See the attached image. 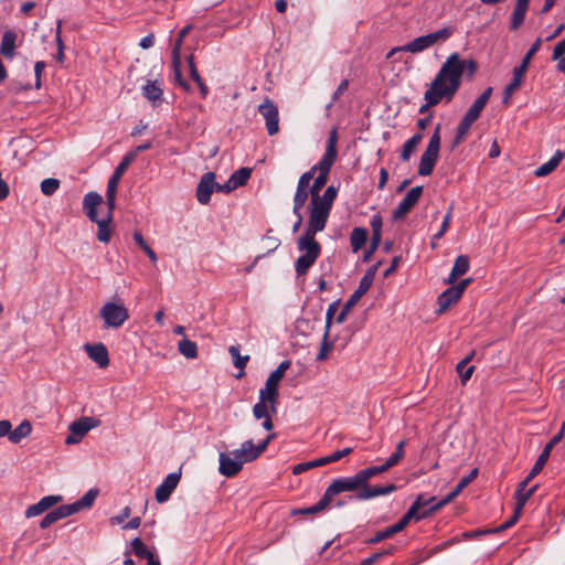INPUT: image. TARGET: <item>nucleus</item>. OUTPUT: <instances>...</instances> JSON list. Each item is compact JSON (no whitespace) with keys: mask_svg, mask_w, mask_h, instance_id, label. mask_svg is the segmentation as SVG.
<instances>
[{"mask_svg":"<svg viewBox=\"0 0 565 565\" xmlns=\"http://www.w3.org/2000/svg\"><path fill=\"white\" fill-rule=\"evenodd\" d=\"M367 241V230L364 227H354L350 235L352 250L356 253Z\"/></svg>","mask_w":565,"mask_h":565,"instance_id":"obj_42","label":"nucleus"},{"mask_svg":"<svg viewBox=\"0 0 565 565\" xmlns=\"http://www.w3.org/2000/svg\"><path fill=\"white\" fill-rule=\"evenodd\" d=\"M469 258L466 255H459L455 259L451 273L446 280L447 284H454L459 276L465 275L469 270Z\"/></svg>","mask_w":565,"mask_h":565,"instance_id":"obj_35","label":"nucleus"},{"mask_svg":"<svg viewBox=\"0 0 565 565\" xmlns=\"http://www.w3.org/2000/svg\"><path fill=\"white\" fill-rule=\"evenodd\" d=\"M335 159H337L335 154L324 152V154L319 160V162L317 164L312 166V168H316V172L318 171L321 174L329 175L330 170H331Z\"/></svg>","mask_w":565,"mask_h":565,"instance_id":"obj_48","label":"nucleus"},{"mask_svg":"<svg viewBox=\"0 0 565 565\" xmlns=\"http://www.w3.org/2000/svg\"><path fill=\"white\" fill-rule=\"evenodd\" d=\"M413 512L414 510H407L406 513L395 524L377 531L372 537L367 539L365 543L369 545H374L392 537L396 533H399L412 521Z\"/></svg>","mask_w":565,"mask_h":565,"instance_id":"obj_11","label":"nucleus"},{"mask_svg":"<svg viewBox=\"0 0 565 565\" xmlns=\"http://www.w3.org/2000/svg\"><path fill=\"white\" fill-rule=\"evenodd\" d=\"M273 413L269 408L268 398L260 399L253 407V415L256 419L265 418Z\"/></svg>","mask_w":565,"mask_h":565,"instance_id":"obj_53","label":"nucleus"},{"mask_svg":"<svg viewBox=\"0 0 565 565\" xmlns=\"http://www.w3.org/2000/svg\"><path fill=\"white\" fill-rule=\"evenodd\" d=\"M232 455L239 457L243 463L250 462L259 457L252 439L244 441L239 449L232 451Z\"/></svg>","mask_w":565,"mask_h":565,"instance_id":"obj_31","label":"nucleus"},{"mask_svg":"<svg viewBox=\"0 0 565 565\" xmlns=\"http://www.w3.org/2000/svg\"><path fill=\"white\" fill-rule=\"evenodd\" d=\"M60 188V180L55 178H47L41 182V191L44 195H53Z\"/></svg>","mask_w":565,"mask_h":565,"instance_id":"obj_54","label":"nucleus"},{"mask_svg":"<svg viewBox=\"0 0 565 565\" xmlns=\"http://www.w3.org/2000/svg\"><path fill=\"white\" fill-rule=\"evenodd\" d=\"M228 353L232 356L234 366L239 369V373L236 375V377L239 379L245 374L244 369L249 361V355H241L238 345H231Z\"/></svg>","mask_w":565,"mask_h":565,"instance_id":"obj_41","label":"nucleus"},{"mask_svg":"<svg viewBox=\"0 0 565 565\" xmlns=\"http://www.w3.org/2000/svg\"><path fill=\"white\" fill-rule=\"evenodd\" d=\"M405 445H406V440L403 439V440L398 441L394 452L385 460V462L387 463V466L390 468L397 465L399 462V460L404 457Z\"/></svg>","mask_w":565,"mask_h":565,"instance_id":"obj_51","label":"nucleus"},{"mask_svg":"<svg viewBox=\"0 0 565 565\" xmlns=\"http://www.w3.org/2000/svg\"><path fill=\"white\" fill-rule=\"evenodd\" d=\"M63 500L62 495H46L43 497L38 503L28 507L25 510V518H34L47 511L53 505Z\"/></svg>","mask_w":565,"mask_h":565,"instance_id":"obj_23","label":"nucleus"},{"mask_svg":"<svg viewBox=\"0 0 565 565\" xmlns=\"http://www.w3.org/2000/svg\"><path fill=\"white\" fill-rule=\"evenodd\" d=\"M423 190L424 189L422 185H416L406 193V195L393 211L392 217L394 221L405 217V215L416 205V203L420 199Z\"/></svg>","mask_w":565,"mask_h":565,"instance_id":"obj_13","label":"nucleus"},{"mask_svg":"<svg viewBox=\"0 0 565 565\" xmlns=\"http://www.w3.org/2000/svg\"><path fill=\"white\" fill-rule=\"evenodd\" d=\"M440 149V125H437L434 134L431 135L426 150L420 157L418 174L428 177L433 173L436 162L438 160Z\"/></svg>","mask_w":565,"mask_h":565,"instance_id":"obj_9","label":"nucleus"},{"mask_svg":"<svg viewBox=\"0 0 565 565\" xmlns=\"http://www.w3.org/2000/svg\"><path fill=\"white\" fill-rule=\"evenodd\" d=\"M88 358L94 361L100 369H105L109 365V354L104 343H86L84 345Z\"/></svg>","mask_w":565,"mask_h":565,"instance_id":"obj_19","label":"nucleus"},{"mask_svg":"<svg viewBox=\"0 0 565 565\" xmlns=\"http://www.w3.org/2000/svg\"><path fill=\"white\" fill-rule=\"evenodd\" d=\"M99 420L94 417H81L70 425L71 435L65 439L67 445L77 443L92 428L96 427Z\"/></svg>","mask_w":565,"mask_h":565,"instance_id":"obj_14","label":"nucleus"},{"mask_svg":"<svg viewBox=\"0 0 565 565\" xmlns=\"http://www.w3.org/2000/svg\"><path fill=\"white\" fill-rule=\"evenodd\" d=\"M337 310H338V301H333L332 303H330L327 309L326 327H324V332H327V333H330L332 319H333V316L335 315Z\"/></svg>","mask_w":565,"mask_h":565,"instance_id":"obj_64","label":"nucleus"},{"mask_svg":"<svg viewBox=\"0 0 565 565\" xmlns=\"http://www.w3.org/2000/svg\"><path fill=\"white\" fill-rule=\"evenodd\" d=\"M142 96L157 106L163 99V89L158 81L148 79L142 86Z\"/></svg>","mask_w":565,"mask_h":565,"instance_id":"obj_26","label":"nucleus"},{"mask_svg":"<svg viewBox=\"0 0 565 565\" xmlns=\"http://www.w3.org/2000/svg\"><path fill=\"white\" fill-rule=\"evenodd\" d=\"M494 533V527L470 530L462 533L466 540H476Z\"/></svg>","mask_w":565,"mask_h":565,"instance_id":"obj_56","label":"nucleus"},{"mask_svg":"<svg viewBox=\"0 0 565 565\" xmlns=\"http://www.w3.org/2000/svg\"><path fill=\"white\" fill-rule=\"evenodd\" d=\"M116 194L117 190H113L109 188L106 189V205L108 209L106 216H114V211L116 207Z\"/></svg>","mask_w":565,"mask_h":565,"instance_id":"obj_59","label":"nucleus"},{"mask_svg":"<svg viewBox=\"0 0 565 565\" xmlns=\"http://www.w3.org/2000/svg\"><path fill=\"white\" fill-rule=\"evenodd\" d=\"M99 317L105 329H119L129 319V310L118 298L105 302L99 309Z\"/></svg>","mask_w":565,"mask_h":565,"instance_id":"obj_5","label":"nucleus"},{"mask_svg":"<svg viewBox=\"0 0 565 565\" xmlns=\"http://www.w3.org/2000/svg\"><path fill=\"white\" fill-rule=\"evenodd\" d=\"M131 548L134 554L141 559H147V563L150 564L151 561H156L158 557L153 555V553L146 546V544L141 541L140 537H135L131 541Z\"/></svg>","mask_w":565,"mask_h":565,"instance_id":"obj_40","label":"nucleus"},{"mask_svg":"<svg viewBox=\"0 0 565 565\" xmlns=\"http://www.w3.org/2000/svg\"><path fill=\"white\" fill-rule=\"evenodd\" d=\"M533 478H530V472L525 477L523 481H521L518 484V488L515 490V505L518 507V510H522L525 505L526 501L530 499V497L536 491L537 484L532 486L531 488H527L529 482Z\"/></svg>","mask_w":565,"mask_h":565,"instance_id":"obj_24","label":"nucleus"},{"mask_svg":"<svg viewBox=\"0 0 565 565\" xmlns=\"http://www.w3.org/2000/svg\"><path fill=\"white\" fill-rule=\"evenodd\" d=\"M470 281V278L463 279L456 286H451L443 291L437 298L438 309L436 312L440 315L445 312L450 306L456 303L461 298Z\"/></svg>","mask_w":565,"mask_h":565,"instance_id":"obj_10","label":"nucleus"},{"mask_svg":"<svg viewBox=\"0 0 565 565\" xmlns=\"http://www.w3.org/2000/svg\"><path fill=\"white\" fill-rule=\"evenodd\" d=\"M327 224L309 218L303 233L297 239V249L301 255L295 263L297 276H303L313 266L321 254V245L316 235L326 228Z\"/></svg>","mask_w":565,"mask_h":565,"instance_id":"obj_2","label":"nucleus"},{"mask_svg":"<svg viewBox=\"0 0 565 565\" xmlns=\"http://www.w3.org/2000/svg\"><path fill=\"white\" fill-rule=\"evenodd\" d=\"M428 47L429 45L427 44L426 39H424V35H422L402 46L392 49L387 54V57H391L395 52H409L415 54L420 53L427 50Z\"/></svg>","mask_w":565,"mask_h":565,"instance_id":"obj_29","label":"nucleus"},{"mask_svg":"<svg viewBox=\"0 0 565 565\" xmlns=\"http://www.w3.org/2000/svg\"><path fill=\"white\" fill-rule=\"evenodd\" d=\"M17 34L8 30L3 33L0 44V54L7 58H12L15 50Z\"/></svg>","mask_w":565,"mask_h":565,"instance_id":"obj_36","label":"nucleus"},{"mask_svg":"<svg viewBox=\"0 0 565 565\" xmlns=\"http://www.w3.org/2000/svg\"><path fill=\"white\" fill-rule=\"evenodd\" d=\"M258 113L266 121V129L269 136L279 131V113L275 103L268 97L258 106Z\"/></svg>","mask_w":565,"mask_h":565,"instance_id":"obj_12","label":"nucleus"},{"mask_svg":"<svg viewBox=\"0 0 565 565\" xmlns=\"http://www.w3.org/2000/svg\"><path fill=\"white\" fill-rule=\"evenodd\" d=\"M329 334L330 333H327V332L323 333L322 341H321V344H320V349H319V352H318V354L316 356L317 361H324L328 358L329 352L333 348V341H329Z\"/></svg>","mask_w":565,"mask_h":565,"instance_id":"obj_52","label":"nucleus"},{"mask_svg":"<svg viewBox=\"0 0 565 565\" xmlns=\"http://www.w3.org/2000/svg\"><path fill=\"white\" fill-rule=\"evenodd\" d=\"M337 194V188L329 185L322 195L320 192L312 195L308 205L309 218L327 224Z\"/></svg>","mask_w":565,"mask_h":565,"instance_id":"obj_4","label":"nucleus"},{"mask_svg":"<svg viewBox=\"0 0 565 565\" xmlns=\"http://www.w3.org/2000/svg\"><path fill=\"white\" fill-rule=\"evenodd\" d=\"M220 466L218 471L226 478L235 477L243 469V462L239 457L230 452H221L218 457Z\"/></svg>","mask_w":565,"mask_h":565,"instance_id":"obj_15","label":"nucleus"},{"mask_svg":"<svg viewBox=\"0 0 565 565\" xmlns=\"http://www.w3.org/2000/svg\"><path fill=\"white\" fill-rule=\"evenodd\" d=\"M71 513L68 511V508L66 504L60 505L55 508L54 510L50 511L41 521H40V527L41 529H47L53 523L57 522L61 519L70 516Z\"/></svg>","mask_w":565,"mask_h":565,"instance_id":"obj_32","label":"nucleus"},{"mask_svg":"<svg viewBox=\"0 0 565 565\" xmlns=\"http://www.w3.org/2000/svg\"><path fill=\"white\" fill-rule=\"evenodd\" d=\"M450 60H452L454 66H456V68H458L459 73H460L458 75V89H459L460 85H461V78H462L465 72L467 71L468 76L472 77L477 71L478 65H477L476 61H473V60H461L460 55L458 53L450 54L446 58V61L443 63V65H446L448 63V61H450Z\"/></svg>","mask_w":565,"mask_h":565,"instance_id":"obj_22","label":"nucleus"},{"mask_svg":"<svg viewBox=\"0 0 565 565\" xmlns=\"http://www.w3.org/2000/svg\"><path fill=\"white\" fill-rule=\"evenodd\" d=\"M370 225H371V228H372V237L382 238L383 220H382V216L379 213L374 214L371 217Z\"/></svg>","mask_w":565,"mask_h":565,"instance_id":"obj_58","label":"nucleus"},{"mask_svg":"<svg viewBox=\"0 0 565 565\" xmlns=\"http://www.w3.org/2000/svg\"><path fill=\"white\" fill-rule=\"evenodd\" d=\"M530 0H516L515 7L510 19V29L515 31L524 22L526 11L529 9Z\"/></svg>","mask_w":565,"mask_h":565,"instance_id":"obj_28","label":"nucleus"},{"mask_svg":"<svg viewBox=\"0 0 565 565\" xmlns=\"http://www.w3.org/2000/svg\"><path fill=\"white\" fill-rule=\"evenodd\" d=\"M98 495L97 489H89L79 500L66 504L68 511L72 514L79 512L83 509L90 508Z\"/></svg>","mask_w":565,"mask_h":565,"instance_id":"obj_30","label":"nucleus"},{"mask_svg":"<svg viewBox=\"0 0 565 565\" xmlns=\"http://www.w3.org/2000/svg\"><path fill=\"white\" fill-rule=\"evenodd\" d=\"M381 265V262H377L376 264L372 265L363 275L359 282V287L350 296V298L345 301L343 305L341 311L338 313L335 321L338 323L344 322L347 319V316L351 308L360 300V298L365 295L371 286L373 285V281L375 279V275L377 271L379 266Z\"/></svg>","mask_w":565,"mask_h":565,"instance_id":"obj_7","label":"nucleus"},{"mask_svg":"<svg viewBox=\"0 0 565 565\" xmlns=\"http://www.w3.org/2000/svg\"><path fill=\"white\" fill-rule=\"evenodd\" d=\"M32 433V425L28 419H24L13 430L10 429L9 440L12 444H19L23 438L30 436Z\"/></svg>","mask_w":565,"mask_h":565,"instance_id":"obj_39","label":"nucleus"},{"mask_svg":"<svg viewBox=\"0 0 565 565\" xmlns=\"http://www.w3.org/2000/svg\"><path fill=\"white\" fill-rule=\"evenodd\" d=\"M337 141H338V132H337L335 128H332V130L329 134L328 140H327V146H326L324 152L332 153V154L337 156L338 154Z\"/></svg>","mask_w":565,"mask_h":565,"instance_id":"obj_62","label":"nucleus"},{"mask_svg":"<svg viewBox=\"0 0 565 565\" xmlns=\"http://www.w3.org/2000/svg\"><path fill=\"white\" fill-rule=\"evenodd\" d=\"M252 174V169L247 167L239 168L228 178L234 189L241 188L247 183Z\"/></svg>","mask_w":565,"mask_h":565,"instance_id":"obj_44","label":"nucleus"},{"mask_svg":"<svg viewBox=\"0 0 565 565\" xmlns=\"http://www.w3.org/2000/svg\"><path fill=\"white\" fill-rule=\"evenodd\" d=\"M179 352L186 359H195L198 356V345L194 341L183 338L178 343Z\"/></svg>","mask_w":565,"mask_h":565,"instance_id":"obj_45","label":"nucleus"},{"mask_svg":"<svg viewBox=\"0 0 565 565\" xmlns=\"http://www.w3.org/2000/svg\"><path fill=\"white\" fill-rule=\"evenodd\" d=\"M103 202V198L99 193L90 191L84 195L83 199V212L90 222L97 224V239L102 243H109L111 239V216H105L99 218L97 214V206Z\"/></svg>","mask_w":565,"mask_h":565,"instance_id":"obj_3","label":"nucleus"},{"mask_svg":"<svg viewBox=\"0 0 565 565\" xmlns=\"http://www.w3.org/2000/svg\"><path fill=\"white\" fill-rule=\"evenodd\" d=\"M134 162V154L132 153H126L118 166L115 168L113 174L108 179L107 188L117 190L118 183L125 171L128 169V167Z\"/></svg>","mask_w":565,"mask_h":565,"instance_id":"obj_25","label":"nucleus"},{"mask_svg":"<svg viewBox=\"0 0 565 565\" xmlns=\"http://www.w3.org/2000/svg\"><path fill=\"white\" fill-rule=\"evenodd\" d=\"M562 440V433H557L552 437V439L545 445L542 452L537 457L535 463L533 465L532 469L530 470V478H534L537 476L544 468L545 463L547 462L552 449Z\"/></svg>","mask_w":565,"mask_h":565,"instance_id":"obj_20","label":"nucleus"},{"mask_svg":"<svg viewBox=\"0 0 565 565\" xmlns=\"http://www.w3.org/2000/svg\"><path fill=\"white\" fill-rule=\"evenodd\" d=\"M477 476L478 469L475 468L467 476L461 478L458 484L446 497L443 498L444 502L447 504L451 502Z\"/></svg>","mask_w":565,"mask_h":565,"instance_id":"obj_37","label":"nucleus"},{"mask_svg":"<svg viewBox=\"0 0 565 565\" xmlns=\"http://www.w3.org/2000/svg\"><path fill=\"white\" fill-rule=\"evenodd\" d=\"M331 503L332 502L330 501L329 497L324 492L323 495L320 498V500L316 504L308 507V508L294 509L291 514L292 515L317 514V513L324 511L327 508H329Z\"/></svg>","mask_w":565,"mask_h":565,"instance_id":"obj_33","label":"nucleus"},{"mask_svg":"<svg viewBox=\"0 0 565 565\" xmlns=\"http://www.w3.org/2000/svg\"><path fill=\"white\" fill-rule=\"evenodd\" d=\"M215 185H217V182H215L214 172L209 171L201 177L195 193L199 203L203 205L210 203L211 195L215 191Z\"/></svg>","mask_w":565,"mask_h":565,"instance_id":"obj_16","label":"nucleus"},{"mask_svg":"<svg viewBox=\"0 0 565 565\" xmlns=\"http://www.w3.org/2000/svg\"><path fill=\"white\" fill-rule=\"evenodd\" d=\"M459 70L452 64V60L441 65L435 78L424 94L425 104L419 107V114H425L430 107L445 100L450 103L458 92Z\"/></svg>","mask_w":565,"mask_h":565,"instance_id":"obj_1","label":"nucleus"},{"mask_svg":"<svg viewBox=\"0 0 565 565\" xmlns=\"http://www.w3.org/2000/svg\"><path fill=\"white\" fill-rule=\"evenodd\" d=\"M564 156L563 151L557 150L547 162L543 163L534 171V175L539 178L548 175L557 168Z\"/></svg>","mask_w":565,"mask_h":565,"instance_id":"obj_34","label":"nucleus"},{"mask_svg":"<svg viewBox=\"0 0 565 565\" xmlns=\"http://www.w3.org/2000/svg\"><path fill=\"white\" fill-rule=\"evenodd\" d=\"M471 355L462 359L456 366V371L458 372L461 383L465 384L472 375L475 366L469 365Z\"/></svg>","mask_w":565,"mask_h":565,"instance_id":"obj_47","label":"nucleus"},{"mask_svg":"<svg viewBox=\"0 0 565 565\" xmlns=\"http://www.w3.org/2000/svg\"><path fill=\"white\" fill-rule=\"evenodd\" d=\"M290 364L291 362L289 360L280 362L277 369L269 374L265 387L259 391L260 399L268 398L269 408L274 414L277 412L278 385L286 371L290 367Z\"/></svg>","mask_w":565,"mask_h":565,"instance_id":"obj_6","label":"nucleus"},{"mask_svg":"<svg viewBox=\"0 0 565 565\" xmlns=\"http://www.w3.org/2000/svg\"><path fill=\"white\" fill-rule=\"evenodd\" d=\"M186 62H188L189 75H190L191 79L195 83H199L200 81H202V77L200 76L196 65H195V62H194V55L190 54L186 57Z\"/></svg>","mask_w":565,"mask_h":565,"instance_id":"obj_63","label":"nucleus"},{"mask_svg":"<svg viewBox=\"0 0 565 565\" xmlns=\"http://www.w3.org/2000/svg\"><path fill=\"white\" fill-rule=\"evenodd\" d=\"M134 241L136 242V244L147 254V256L149 257V259L152 262V263H156L158 257H157V254L154 253V250L147 244V242L145 241L143 236L141 235L140 232L136 231L134 232Z\"/></svg>","mask_w":565,"mask_h":565,"instance_id":"obj_49","label":"nucleus"},{"mask_svg":"<svg viewBox=\"0 0 565 565\" xmlns=\"http://www.w3.org/2000/svg\"><path fill=\"white\" fill-rule=\"evenodd\" d=\"M397 490V486L395 483H387L386 486H370L369 482L365 483L364 489L359 494H353L350 497L351 500L356 501H366L380 495H387Z\"/></svg>","mask_w":565,"mask_h":565,"instance_id":"obj_17","label":"nucleus"},{"mask_svg":"<svg viewBox=\"0 0 565 565\" xmlns=\"http://www.w3.org/2000/svg\"><path fill=\"white\" fill-rule=\"evenodd\" d=\"M447 503L444 502V499L439 500L436 504L430 505L429 508L425 507V503H422V495H417L416 500L412 503L408 510H414L412 521H422L428 518L434 512L438 511Z\"/></svg>","mask_w":565,"mask_h":565,"instance_id":"obj_21","label":"nucleus"},{"mask_svg":"<svg viewBox=\"0 0 565 565\" xmlns=\"http://www.w3.org/2000/svg\"><path fill=\"white\" fill-rule=\"evenodd\" d=\"M365 483L366 481L361 470H359L353 476L334 479L324 492L332 502L333 498L342 492H354V494H359L362 489H364Z\"/></svg>","mask_w":565,"mask_h":565,"instance_id":"obj_8","label":"nucleus"},{"mask_svg":"<svg viewBox=\"0 0 565 565\" xmlns=\"http://www.w3.org/2000/svg\"><path fill=\"white\" fill-rule=\"evenodd\" d=\"M388 469H391V468L387 466L386 462H384L381 466H371V467L361 469V472H362L365 481L369 482L371 478H373L377 475H381L383 472H386Z\"/></svg>","mask_w":565,"mask_h":565,"instance_id":"obj_55","label":"nucleus"},{"mask_svg":"<svg viewBox=\"0 0 565 565\" xmlns=\"http://www.w3.org/2000/svg\"><path fill=\"white\" fill-rule=\"evenodd\" d=\"M492 87L486 88L483 93L469 107L465 115L469 117L472 121H476L479 118L483 108L486 107L487 103L489 102L492 95Z\"/></svg>","mask_w":565,"mask_h":565,"instance_id":"obj_27","label":"nucleus"},{"mask_svg":"<svg viewBox=\"0 0 565 565\" xmlns=\"http://www.w3.org/2000/svg\"><path fill=\"white\" fill-rule=\"evenodd\" d=\"M337 141H338V132H337L335 128H332V130L329 134L328 140H327V146H326L324 152L332 153V154L337 156L338 154Z\"/></svg>","mask_w":565,"mask_h":565,"instance_id":"obj_61","label":"nucleus"},{"mask_svg":"<svg viewBox=\"0 0 565 565\" xmlns=\"http://www.w3.org/2000/svg\"><path fill=\"white\" fill-rule=\"evenodd\" d=\"M327 174L318 173L316 178H313L312 184L310 185L311 189V196L318 194L322 188L326 185L328 181Z\"/></svg>","mask_w":565,"mask_h":565,"instance_id":"obj_60","label":"nucleus"},{"mask_svg":"<svg viewBox=\"0 0 565 565\" xmlns=\"http://www.w3.org/2000/svg\"><path fill=\"white\" fill-rule=\"evenodd\" d=\"M473 122L475 121H472L466 115L462 117V119L460 120V122L458 124L457 129H456V135H455V139H454V146L459 145L463 140V138L469 132V130H470L471 126L473 125Z\"/></svg>","mask_w":565,"mask_h":565,"instance_id":"obj_46","label":"nucleus"},{"mask_svg":"<svg viewBox=\"0 0 565 565\" xmlns=\"http://www.w3.org/2000/svg\"><path fill=\"white\" fill-rule=\"evenodd\" d=\"M180 479L181 472H171L164 478L162 483L157 487L154 492V497L158 503H163L169 500Z\"/></svg>","mask_w":565,"mask_h":565,"instance_id":"obj_18","label":"nucleus"},{"mask_svg":"<svg viewBox=\"0 0 565 565\" xmlns=\"http://www.w3.org/2000/svg\"><path fill=\"white\" fill-rule=\"evenodd\" d=\"M172 70L175 83L185 92L191 90L190 84L183 78L181 73V60H172Z\"/></svg>","mask_w":565,"mask_h":565,"instance_id":"obj_50","label":"nucleus"},{"mask_svg":"<svg viewBox=\"0 0 565 565\" xmlns=\"http://www.w3.org/2000/svg\"><path fill=\"white\" fill-rule=\"evenodd\" d=\"M456 31V28L452 25H447L440 30L431 32L436 42H445L447 41Z\"/></svg>","mask_w":565,"mask_h":565,"instance_id":"obj_57","label":"nucleus"},{"mask_svg":"<svg viewBox=\"0 0 565 565\" xmlns=\"http://www.w3.org/2000/svg\"><path fill=\"white\" fill-rule=\"evenodd\" d=\"M309 195L311 196L310 186H303V185L297 184V189H296V192L294 195V206H292L294 214H298L299 211H302Z\"/></svg>","mask_w":565,"mask_h":565,"instance_id":"obj_38","label":"nucleus"},{"mask_svg":"<svg viewBox=\"0 0 565 565\" xmlns=\"http://www.w3.org/2000/svg\"><path fill=\"white\" fill-rule=\"evenodd\" d=\"M423 139V135L420 132L415 134L413 137L407 139L402 147L401 159L403 161H408L412 153L415 151L417 146L420 143Z\"/></svg>","mask_w":565,"mask_h":565,"instance_id":"obj_43","label":"nucleus"}]
</instances>
